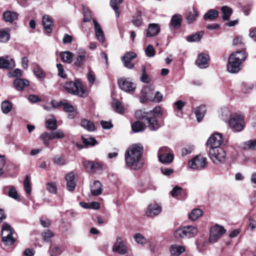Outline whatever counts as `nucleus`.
<instances>
[{"instance_id":"f257e3e1","label":"nucleus","mask_w":256,"mask_h":256,"mask_svg":"<svg viewBox=\"0 0 256 256\" xmlns=\"http://www.w3.org/2000/svg\"><path fill=\"white\" fill-rule=\"evenodd\" d=\"M162 112L160 106H156L149 112L140 110L135 112L136 118L145 120V124L151 131H156L160 128L159 120L162 118Z\"/></svg>"},{"instance_id":"f03ea898","label":"nucleus","mask_w":256,"mask_h":256,"mask_svg":"<svg viewBox=\"0 0 256 256\" xmlns=\"http://www.w3.org/2000/svg\"><path fill=\"white\" fill-rule=\"evenodd\" d=\"M143 146L140 144H134L128 148L125 154V160L129 168L138 170L143 166Z\"/></svg>"},{"instance_id":"7ed1b4c3","label":"nucleus","mask_w":256,"mask_h":256,"mask_svg":"<svg viewBox=\"0 0 256 256\" xmlns=\"http://www.w3.org/2000/svg\"><path fill=\"white\" fill-rule=\"evenodd\" d=\"M246 52L242 50L237 51L230 54L227 65L228 70L230 73H237L240 70L242 62L246 58Z\"/></svg>"},{"instance_id":"20e7f679","label":"nucleus","mask_w":256,"mask_h":256,"mask_svg":"<svg viewBox=\"0 0 256 256\" xmlns=\"http://www.w3.org/2000/svg\"><path fill=\"white\" fill-rule=\"evenodd\" d=\"M228 122L230 127L234 132H242L245 126L244 116L238 114H235L232 115Z\"/></svg>"},{"instance_id":"39448f33","label":"nucleus","mask_w":256,"mask_h":256,"mask_svg":"<svg viewBox=\"0 0 256 256\" xmlns=\"http://www.w3.org/2000/svg\"><path fill=\"white\" fill-rule=\"evenodd\" d=\"M197 234L196 228L192 226H182L176 230L174 235L177 238H188L194 237Z\"/></svg>"},{"instance_id":"423d86ee","label":"nucleus","mask_w":256,"mask_h":256,"mask_svg":"<svg viewBox=\"0 0 256 256\" xmlns=\"http://www.w3.org/2000/svg\"><path fill=\"white\" fill-rule=\"evenodd\" d=\"M208 155L211 160L216 164L224 163L226 161V152L220 147L210 148Z\"/></svg>"},{"instance_id":"0eeeda50","label":"nucleus","mask_w":256,"mask_h":256,"mask_svg":"<svg viewBox=\"0 0 256 256\" xmlns=\"http://www.w3.org/2000/svg\"><path fill=\"white\" fill-rule=\"evenodd\" d=\"M64 87L66 92L72 94L82 96L84 94L82 84L78 80L67 82Z\"/></svg>"},{"instance_id":"6e6552de","label":"nucleus","mask_w":256,"mask_h":256,"mask_svg":"<svg viewBox=\"0 0 256 256\" xmlns=\"http://www.w3.org/2000/svg\"><path fill=\"white\" fill-rule=\"evenodd\" d=\"M159 161L162 164H170L174 160L172 150L166 146L160 148L158 152Z\"/></svg>"},{"instance_id":"1a4fd4ad","label":"nucleus","mask_w":256,"mask_h":256,"mask_svg":"<svg viewBox=\"0 0 256 256\" xmlns=\"http://www.w3.org/2000/svg\"><path fill=\"white\" fill-rule=\"evenodd\" d=\"M226 232V230L222 226L216 224L212 226L210 228V242L212 244L216 242Z\"/></svg>"},{"instance_id":"9d476101","label":"nucleus","mask_w":256,"mask_h":256,"mask_svg":"<svg viewBox=\"0 0 256 256\" xmlns=\"http://www.w3.org/2000/svg\"><path fill=\"white\" fill-rule=\"evenodd\" d=\"M223 142L222 134L216 132L212 134L206 142L207 148H217L220 147Z\"/></svg>"},{"instance_id":"9b49d317","label":"nucleus","mask_w":256,"mask_h":256,"mask_svg":"<svg viewBox=\"0 0 256 256\" xmlns=\"http://www.w3.org/2000/svg\"><path fill=\"white\" fill-rule=\"evenodd\" d=\"M191 168L195 170H202L206 166V158L201 156H198L189 162Z\"/></svg>"},{"instance_id":"f8f14e48","label":"nucleus","mask_w":256,"mask_h":256,"mask_svg":"<svg viewBox=\"0 0 256 256\" xmlns=\"http://www.w3.org/2000/svg\"><path fill=\"white\" fill-rule=\"evenodd\" d=\"M118 84L120 88L126 92H134L136 88V84L128 78H122L118 79Z\"/></svg>"},{"instance_id":"ddd939ff","label":"nucleus","mask_w":256,"mask_h":256,"mask_svg":"<svg viewBox=\"0 0 256 256\" xmlns=\"http://www.w3.org/2000/svg\"><path fill=\"white\" fill-rule=\"evenodd\" d=\"M112 250L120 254L123 255L128 252V247L124 242L122 238L118 237L116 238V242L113 246Z\"/></svg>"},{"instance_id":"4468645a","label":"nucleus","mask_w":256,"mask_h":256,"mask_svg":"<svg viewBox=\"0 0 256 256\" xmlns=\"http://www.w3.org/2000/svg\"><path fill=\"white\" fill-rule=\"evenodd\" d=\"M137 54L132 52H126L124 56L122 58V60L124 66L129 69H132L134 68V64L132 62L133 59L136 58Z\"/></svg>"},{"instance_id":"2eb2a0df","label":"nucleus","mask_w":256,"mask_h":256,"mask_svg":"<svg viewBox=\"0 0 256 256\" xmlns=\"http://www.w3.org/2000/svg\"><path fill=\"white\" fill-rule=\"evenodd\" d=\"M2 194L4 195H7L9 197L16 200L18 202L20 201V198L18 195L16 188L12 186H6L2 188Z\"/></svg>"},{"instance_id":"dca6fc26","label":"nucleus","mask_w":256,"mask_h":256,"mask_svg":"<svg viewBox=\"0 0 256 256\" xmlns=\"http://www.w3.org/2000/svg\"><path fill=\"white\" fill-rule=\"evenodd\" d=\"M208 54L205 53H202L198 55L196 64L200 68H205L208 66L209 60Z\"/></svg>"},{"instance_id":"f3484780","label":"nucleus","mask_w":256,"mask_h":256,"mask_svg":"<svg viewBox=\"0 0 256 256\" xmlns=\"http://www.w3.org/2000/svg\"><path fill=\"white\" fill-rule=\"evenodd\" d=\"M162 212V207L158 204H150L148 205L146 214L148 216L152 217L157 216Z\"/></svg>"},{"instance_id":"a211bd4d","label":"nucleus","mask_w":256,"mask_h":256,"mask_svg":"<svg viewBox=\"0 0 256 256\" xmlns=\"http://www.w3.org/2000/svg\"><path fill=\"white\" fill-rule=\"evenodd\" d=\"M15 66L14 61L8 56L0 57V68L11 69Z\"/></svg>"},{"instance_id":"6ab92c4d","label":"nucleus","mask_w":256,"mask_h":256,"mask_svg":"<svg viewBox=\"0 0 256 256\" xmlns=\"http://www.w3.org/2000/svg\"><path fill=\"white\" fill-rule=\"evenodd\" d=\"M94 30L96 36L98 40L101 42H104L105 40L104 34L103 30H102L100 25L98 24L96 19L93 18L92 20Z\"/></svg>"},{"instance_id":"aec40b11","label":"nucleus","mask_w":256,"mask_h":256,"mask_svg":"<svg viewBox=\"0 0 256 256\" xmlns=\"http://www.w3.org/2000/svg\"><path fill=\"white\" fill-rule=\"evenodd\" d=\"M42 22L44 30L48 34H50L54 26L53 22L50 18L48 15L44 16Z\"/></svg>"},{"instance_id":"412c9836","label":"nucleus","mask_w":256,"mask_h":256,"mask_svg":"<svg viewBox=\"0 0 256 256\" xmlns=\"http://www.w3.org/2000/svg\"><path fill=\"white\" fill-rule=\"evenodd\" d=\"M65 179L66 181L68 190L69 191H73L76 186L74 174L72 172L68 174L65 177Z\"/></svg>"},{"instance_id":"4be33fe9","label":"nucleus","mask_w":256,"mask_h":256,"mask_svg":"<svg viewBox=\"0 0 256 256\" xmlns=\"http://www.w3.org/2000/svg\"><path fill=\"white\" fill-rule=\"evenodd\" d=\"M92 194L96 196H99L102 193V186L101 182L98 180L94 181L90 186Z\"/></svg>"},{"instance_id":"5701e85b","label":"nucleus","mask_w":256,"mask_h":256,"mask_svg":"<svg viewBox=\"0 0 256 256\" xmlns=\"http://www.w3.org/2000/svg\"><path fill=\"white\" fill-rule=\"evenodd\" d=\"M160 31V26L156 24H150L147 29L146 36L152 37L156 36Z\"/></svg>"},{"instance_id":"b1692460","label":"nucleus","mask_w":256,"mask_h":256,"mask_svg":"<svg viewBox=\"0 0 256 256\" xmlns=\"http://www.w3.org/2000/svg\"><path fill=\"white\" fill-rule=\"evenodd\" d=\"M170 194L173 198L178 200H181L185 196V192L184 190L178 186L174 187L170 192Z\"/></svg>"},{"instance_id":"393cba45","label":"nucleus","mask_w":256,"mask_h":256,"mask_svg":"<svg viewBox=\"0 0 256 256\" xmlns=\"http://www.w3.org/2000/svg\"><path fill=\"white\" fill-rule=\"evenodd\" d=\"M185 250L183 246L178 244H172L170 247V252L172 256H179Z\"/></svg>"},{"instance_id":"a878e982","label":"nucleus","mask_w":256,"mask_h":256,"mask_svg":"<svg viewBox=\"0 0 256 256\" xmlns=\"http://www.w3.org/2000/svg\"><path fill=\"white\" fill-rule=\"evenodd\" d=\"M29 81L22 78H16L14 82V88L18 90H22L25 86H28Z\"/></svg>"},{"instance_id":"bb28decb","label":"nucleus","mask_w":256,"mask_h":256,"mask_svg":"<svg viewBox=\"0 0 256 256\" xmlns=\"http://www.w3.org/2000/svg\"><path fill=\"white\" fill-rule=\"evenodd\" d=\"M206 112V106L202 105L198 107L195 110V114L197 121L200 122L204 118Z\"/></svg>"},{"instance_id":"cd10ccee","label":"nucleus","mask_w":256,"mask_h":256,"mask_svg":"<svg viewBox=\"0 0 256 256\" xmlns=\"http://www.w3.org/2000/svg\"><path fill=\"white\" fill-rule=\"evenodd\" d=\"M32 64L33 68V72L35 76L38 78H44L45 73L40 66L36 62H33Z\"/></svg>"},{"instance_id":"c85d7f7f","label":"nucleus","mask_w":256,"mask_h":256,"mask_svg":"<svg viewBox=\"0 0 256 256\" xmlns=\"http://www.w3.org/2000/svg\"><path fill=\"white\" fill-rule=\"evenodd\" d=\"M182 16L180 14H175L174 15L170 20V25L174 28H178L181 26Z\"/></svg>"},{"instance_id":"c756f323","label":"nucleus","mask_w":256,"mask_h":256,"mask_svg":"<svg viewBox=\"0 0 256 256\" xmlns=\"http://www.w3.org/2000/svg\"><path fill=\"white\" fill-rule=\"evenodd\" d=\"M80 126L89 132H93L95 130L94 124L86 119H82L80 122Z\"/></svg>"},{"instance_id":"7c9ffc66","label":"nucleus","mask_w":256,"mask_h":256,"mask_svg":"<svg viewBox=\"0 0 256 256\" xmlns=\"http://www.w3.org/2000/svg\"><path fill=\"white\" fill-rule=\"evenodd\" d=\"M14 231L10 224L6 222H4L2 227V238H6L8 236V234H14Z\"/></svg>"},{"instance_id":"2f4dec72","label":"nucleus","mask_w":256,"mask_h":256,"mask_svg":"<svg viewBox=\"0 0 256 256\" xmlns=\"http://www.w3.org/2000/svg\"><path fill=\"white\" fill-rule=\"evenodd\" d=\"M3 17L6 22H12L18 18V14L14 12L6 11L4 13Z\"/></svg>"},{"instance_id":"473e14b6","label":"nucleus","mask_w":256,"mask_h":256,"mask_svg":"<svg viewBox=\"0 0 256 256\" xmlns=\"http://www.w3.org/2000/svg\"><path fill=\"white\" fill-rule=\"evenodd\" d=\"M10 39V30L2 29L0 30V42L6 43Z\"/></svg>"},{"instance_id":"72a5a7b5","label":"nucleus","mask_w":256,"mask_h":256,"mask_svg":"<svg viewBox=\"0 0 256 256\" xmlns=\"http://www.w3.org/2000/svg\"><path fill=\"white\" fill-rule=\"evenodd\" d=\"M60 56L64 62L70 64L72 61L74 54L69 51H65L60 53Z\"/></svg>"},{"instance_id":"f704fd0d","label":"nucleus","mask_w":256,"mask_h":256,"mask_svg":"<svg viewBox=\"0 0 256 256\" xmlns=\"http://www.w3.org/2000/svg\"><path fill=\"white\" fill-rule=\"evenodd\" d=\"M221 11L222 14V18L224 20H228L232 13V9L226 6L221 8Z\"/></svg>"},{"instance_id":"c9c22d12","label":"nucleus","mask_w":256,"mask_h":256,"mask_svg":"<svg viewBox=\"0 0 256 256\" xmlns=\"http://www.w3.org/2000/svg\"><path fill=\"white\" fill-rule=\"evenodd\" d=\"M132 128L134 132H139L144 130L145 126L142 122L136 121L132 124Z\"/></svg>"},{"instance_id":"e433bc0d","label":"nucleus","mask_w":256,"mask_h":256,"mask_svg":"<svg viewBox=\"0 0 256 256\" xmlns=\"http://www.w3.org/2000/svg\"><path fill=\"white\" fill-rule=\"evenodd\" d=\"M46 126L50 130H55L56 129V120L54 116H50V118L46 120Z\"/></svg>"},{"instance_id":"4c0bfd02","label":"nucleus","mask_w":256,"mask_h":256,"mask_svg":"<svg viewBox=\"0 0 256 256\" xmlns=\"http://www.w3.org/2000/svg\"><path fill=\"white\" fill-rule=\"evenodd\" d=\"M218 16V12L217 10L211 9L204 14V20H213L216 18Z\"/></svg>"},{"instance_id":"58836bf2","label":"nucleus","mask_w":256,"mask_h":256,"mask_svg":"<svg viewBox=\"0 0 256 256\" xmlns=\"http://www.w3.org/2000/svg\"><path fill=\"white\" fill-rule=\"evenodd\" d=\"M202 215V211L199 208L194 209L189 214V218L192 220H196Z\"/></svg>"},{"instance_id":"ea45409f","label":"nucleus","mask_w":256,"mask_h":256,"mask_svg":"<svg viewBox=\"0 0 256 256\" xmlns=\"http://www.w3.org/2000/svg\"><path fill=\"white\" fill-rule=\"evenodd\" d=\"M221 114L222 120L226 122H228L230 117L232 116L230 110L226 107L222 108Z\"/></svg>"},{"instance_id":"a19ab883","label":"nucleus","mask_w":256,"mask_h":256,"mask_svg":"<svg viewBox=\"0 0 256 256\" xmlns=\"http://www.w3.org/2000/svg\"><path fill=\"white\" fill-rule=\"evenodd\" d=\"M142 12H138L133 17L132 23L136 26H140L142 23Z\"/></svg>"},{"instance_id":"79ce46f5","label":"nucleus","mask_w":256,"mask_h":256,"mask_svg":"<svg viewBox=\"0 0 256 256\" xmlns=\"http://www.w3.org/2000/svg\"><path fill=\"white\" fill-rule=\"evenodd\" d=\"M54 236V234L50 230H46L42 234V238L46 242H50L51 240V238H53Z\"/></svg>"},{"instance_id":"37998d69","label":"nucleus","mask_w":256,"mask_h":256,"mask_svg":"<svg viewBox=\"0 0 256 256\" xmlns=\"http://www.w3.org/2000/svg\"><path fill=\"white\" fill-rule=\"evenodd\" d=\"M202 32H198L194 34H192L187 36L186 40L188 42H199L202 37Z\"/></svg>"},{"instance_id":"c03bdc74","label":"nucleus","mask_w":256,"mask_h":256,"mask_svg":"<svg viewBox=\"0 0 256 256\" xmlns=\"http://www.w3.org/2000/svg\"><path fill=\"white\" fill-rule=\"evenodd\" d=\"M12 106V104L9 101H4L1 104L2 110L4 113L8 114L11 111Z\"/></svg>"},{"instance_id":"a18cd8bd","label":"nucleus","mask_w":256,"mask_h":256,"mask_svg":"<svg viewBox=\"0 0 256 256\" xmlns=\"http://www.w3.org/2000/svg\"><path fill=\"white\" fill-rule=\"evenodd\" d=\"M134 238L136 242L142 246L144 245L146 242V238L140 233H136L134 236Z\"/></svg>"},{"instance_id":"49530a36","label":"nucleus","mask_w":256,"mask_h":256,"mask_svg":"<svg viewBox=\"0 0 256 256\" xmlns=\"http://www.w3.org/2000/svg\"><path fill=\"white\" fill-rule=\"evenodd\" d=\"M62 246L60 244L55 246L52 249L49 250L50 256H58L62 252Z\"/></svg>"},{"instance_id":"de8ad7c7","label":"nucleus","mask_w":256,"mask_h":256,"mask_svg":"<svg viewBox=\"0 0 256 256\" xmlns=\"http://www.w3.org/2000/svg\"><path fill=\"white\" fill-rule=\"evenodd\" d=\"M84 22H90L91 20V12L88 8L83 6Z\"/></svg>"},{"instance_id":"09e8293b","label":"nucleus","mask_w":256,"mask_h":256,"mask_svg":"<svg viewBox=\"0 0 256 256\" xmlns=\"http://www.w3.org/2000/svg\"><path fill=\"white\" fill-rule=\"evenodd\" d=\"M82 140L84 144L86 146H94L96 144V139L92 137L85 138L84 136H82Z\"/></svg>"},{"instance_id":"8fccbe9b","label":"nucleus","mask_w":256,"mask_h":256,"mask_svg":"<svg viewBox=\"0 0 256 256\" xmlns=\"http://www.w3.org/2000/svg\"><path fill=\"white\" fill-rule=\"evenodd\" d=\"M13 234H8V236L6 238H2V242L6 245L13 244L16 241L15 238L13 237Z\"/></svg>"},{"instance_id":"3c124183","label":"nucleus","mask_w":256,"mask_h":256,"mask_svg":"<svg viewBox=\"0 0 256 256\" xmlns=\"http://www.w3.org/2000/svg\"><path fill=\"white\" fill-rule=\"evenodd\" d=\"M24 184L26 192V194H30L31 193L32 188L30 184V180L28 176H26L24 180Z\"/></svg>"},{"instance_id":"603ef678","label":"nucleus","mask_w":256,"mask_h":256,"mask_svg":"<svg viewBox=\"0 0 256 256\" xmlns=\"http://www.w3.org/2000/svg\"><path fill=\"white\" fill-rule=\"evenodd\" d=\"M146 54L148 57H152L155 55V50L153 46L148 44L145 50Z\"/></svg>"},{"instance_id":"864d4df0","label":"nucleus","mask_w":256,"mask_h":256,"mask_svg":"<svg viewBox=\"0 0 256 256\" xmlns=\"http://www.w3.org/2000/svg\"><path fill=\"white\" fill-rule=\"evenodd\" d=\"M47 190L52 193L56 194L57 190L56 184L55 182H49L46 184Z\"/></svg>"},{"instance_id":"5fc2aeb1","label":"nucleus","mask_w":256,"mask_h":256,"mask_svg":"<svg viewBox=\"0 0 256 256\" xmlns=\"http://www.w3.org/2000/svg\"><path fill=\"white\" fill-rule=\"evenodd\" d=\"M86 57H84L82 56H76L75 61L74 64L78 67H80L84 64Z\"/></svg>"},{"instance_id":"6e6d98bb","label":"nucleus","mask_w":256,"mask_h":256,"mask_svg":"<svg viewBox=\"0 0 256 256\" xmlns=\"http://www.w3.org/2000/svg\"><path fill=\"white\" fill-rule=\"evenodd\" d=\"M113 106L116 112L121 114L124 112V109L119 101L116 102L113 104Z\"/></svg>"},{"instance_id":"4d7b16f0","label":"nucleus","mask_w":256,"mask_h":256,"mask_svg":"<svg viewBox=\"0 0 256 256\" xmlns=\"http://www.w3.org/2000/svg\"><path fill=\"white\" fill-rule=\"evenodd\" d=\"M110 5L114 10L116 18H118L120 16L119 8L116 4V0H110Z\"/></svg>"},{"instance_id":"13d9d810","label":"nucleus","mask_w":256,"mask_h":256,"mask_svg":"<svg viewBox=\"0 0 256 256\" xmlns=\"http://www.w3.org/2000/svg\"><path fill=\"white\" fill-rule=\"evenodd\" d=\"M49 132H45L40 135V138L43 140L44 144L48 146L50 140Z\"/></svg>"},{"instance_id":"bf43d9fd","label":"nucleus","mask_w":256,"mask_h":256,"mask_svg":"<svg viewBox=\"0 0 256 256\" xmlns=\"http://www.w3.org/2000/svg\"><path fill=\"white\" fill-rule=\"evenodd\" d=\"M54 162L58 165L62 166L65 164V160L62 156H56L53 158Z\"/></svg>"},{"instance_id":"052dcab7","label":"nucleus","mask_w":256,"mask_h":256,"mask_svg":"<svg viewBox=\"0 0 256 256\" xmlns=\"http://www.w3.org/2000/svg\"><path fill=\"white\" fill-rule=\"evenodd\" d=\"M197 16L196 12L195 10H193L192 12H190L186 17V19L189 24L192 23L196 18Z\"/></svg>"},{"instance_id":"680f3d73","label":"nucleus","mask_w":256,"mask_h":256,"mask_svg":"<svg viewBox=\"0 0 256 256\" xmlns=\"http://www.w3.org/2000/svg\"><path fill=\"white\" fill-rule=\"evenodd\" d=\"M5 164V156L0 154V177L4 174V167Z\"/></svg>"},{"instance_id":"e2e57ef3","label":"nucleus","mask_w":256,"mask_h":256,"mask_svg":"<svg viewBox=\"0 0 256 256\" xmlns=\"http://www.w3.org/2000/svg\"><path fill=\"white\" fill-rule=\"evenodd\" d=\"M64 110L67 112H72L74 111V108L72 105L64 101L62 106Z\"/></svg>"},{"instance_id":"0e129e2a","label":"nucleus","mask_w":256,"mask_h":256,"mask_svg":"<svg viewBox=\"0 0 256 256\" xmlns=\"http://www.w3.org/2000/svg\"><path fill=\"white\" fill-rule=\"evenodd\" d=\"M90 170L96 172H100L102 171V166L98 162H94L92 161V168L90 169Z\"/></svg>"},{"instance_id":"69168bd1","label":"nucleus","mask_w":256,"mask_h":256,"mask_svg":"<svg viewBox=\"0 0 256 256\" xmlns=\"http://www.w3.org/2000/svg\"><path fill=\"white\" fill-rule=\"evenodd\" d=\"M193 146H188L182 149V156H186L190 154L193 150Z\"/></svg>"},{"instance_id":"338daca9","label":"nucleus","mask_w":256,"mask_h":256,"mask_svg":"<svg viewBox=\"0 0 256 256\" xmlns=\"http://www.w3.org/2000/svg\"><path fill=\"white\" fill-rule=\"evenodd\" d=\"M207 244L206 240L202 241L201 240L198 239L196 241V244L198 250L200 252H202L203 251V248L202 246H204Z\"/></svg>"},{"instance_id":"774afa93","label":"nucleus","mask_w":256,"mask_h":256,"mask_svg":"<svg viewBox=\"0 0 256 256\" xmlns=\"http://www.w3.org/2000/svg\"><path fill=\"white\" fill-rule=\"evenodd\" d=\"M100 124L103 128L109 130L111 128L113 125L110 122L101 120Z\"/></svg>"}]
</instances>
